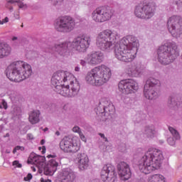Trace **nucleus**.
I'll return each instance as SVG.
<instances>
[{"instance_id": "obj_14", "label": "nucleus", "mask_w": 182, "mask_h": 182, "mask_svg": "<svg viewBox=\"0 0 182 182\" xmlns=\"http://www.w3.org/2000/svg\"><path fill=\"white\" fill-rule=\"evenodd\" d=\"M118 89L124 95H130L139 90V84L132 79L124 80L119 82Z\"/></svg>"}, {"instance_id": "obj_13", "label": "nucleus", "mask_w": 182, "mask_h": 182, "mask_svg": "<svg viewBox=\"0 0 182 182\" xmlns=\"http://www.w3.org/2000/svg\"><path fill=\"white\" fill-rule=\"evenodd\" d=\"M101 178L103 182H116L117 181V173L114 166L107 164L105 165L101 171Z\"/></svg>"}, {"instance_id": "obj_25", "label": "nucleus", "mask_w": 182, "mask_h": 182, "mask_svg": "<svg viewBox=\"0 0 182 182\" xmlns=\"http://www.w3.org/2000/svg\"><path fill=\"white\" fill-rule=\"evenodd\" d=\"M30 160L31 164H34V166H36L38 168L41 166H43V163L45 162V159L38 155H31L30 156Z\"/></svg>"}, {"instance_id": "obj_11", "label": "nucleus", "mask_w": 182, "mask_h": 182, "mask_svg": "<svg viewBox=\"0 0 182 182\" xmlns=\"http://www.w3.org/2000/svg\"><path fill=\"white\" fill-rule=\"evenodd\" d=\"M112 16L113 11L107 7L97 8L91 14L92 20L96 23H103V22L110 21Z\"/></svg>"}, {"instance_id": "obj_33", "label": "nucleus", "mask_w": 182, "mask_h": 182, "mask_svg": "<svg viewBox=\"0 0 182 182\" xmlns=\"http://www.w3.org/2000/svg\"><path fill=\"white\" fill-rule=\"evenodd\" d=\"M13 166H16V167H18V168H21L22 167V164H19V161H14Z\"/></svg>"}, {"instance_id": "obj_50", "label": "nucleus", "mask_w": 182, "mask_h": 182, "mask_svg": "<svg viewBox=\"0 0 182 182\" xmlns=\"http://www.w3.org/2000/svg\"><path fill=\"white\" fill-rule=\"evenodd\" d=\"M107 109V107H106V108L104 107V108H103V112H106V109Z\"/></svg>"}, {"instance_id": "obj_48", "label": "nucleus", "mask_w": 182, "mask_h": 182, "mask_svg": "<svg viewBox=\"0 0 182 182\" xmlns=\"http://www.w3.org/2000/svg\"><path fill=\"white\" fill-rule=\"evenodd\" d=\"M55 134H56V136H60V132H59V131H57L55 132Z\"/></svg>"}, {"instance_id": "obj_22", "label": "nucleus", "mask_w": 182, "mask_h": 182, "mask_svg": "<svg viewBox=\"0 0 182 182\" xmlns=\"http://www.w3.org/2000/svg\"><path fill=\"white\" fill-rule=\"evenodd\" d=\"M76 160L80 170H86L89 167V157L86 154H78Z\"/></svg>"}, {"instance_id": "obj_9", "label": "nucleus", "mask_w": 182, "mask_h": 182, "mask_svg": "<svg viewBox=\"0 0 182 182\" xmlns=\"http://www.w3.org/2000/svg\"><path fill=\"white\" fill-rule=\"evenodd\" d=\"M76 23L73 18L69 16H64L58 18L55 23L54 27L58 32H63V33H68L72 32L75 29Z\"/></svg>"}, {"instance_id": "obj_5", "label": "nucleus", "mask_w": 182, "mask_h": 182, "mask_svg": "<svg viewBox=\"0 0 182 182\" xmlns=\"http://www.w3.org/2000/svg\"><path fill=\"white\" fill-rule=\"evenodd\" d=\"M6 73L9 80L19 82L32 75V67L26 62L16 61L7 67Z\"/></svg>"}, {"instance_id": "obj_49", "label": "nucleus", "mask_w": 182, "mask_h": 182, "mask_svg": "<svg viewBox=\"0 0 182 182\" xmlns=\"http://www.w3.org/2000/svg\"><path fill=\"white\" fill-rule=\"evenodd\" d=\"M48 130H49V129L48 127H46L44 129H43V132H48Z\"/></svg>"}, {"instance_id": "obj_1", "label": "nucleus", "mask_w": 182, "mask_h": 182, "mask_svg": "<svg viewBox=\"0 0 182 182\" xmlns=\"http://www.w3.org/2000/svg\"><path fill=\"white\" fill-rule=\"evenodd\" d=\"M51 85L55 92L65 97H73L80 89V85L75 75L69 72L58 71L51 78Z\"/></svg>"}, {"instance_id": "obj_55", "label": "nucleus", "mask_w": 182, "mask_h": 182, "mask_svg": "<svg viewBox=\"0 0 182 182\" xmlns=\"http://www.w3.org/2000/svg\"><path fill=\"white\" fill-rule=\"evenodd\" d=\"M178 182H181V181H178Z\"/></svg>"}, {"instance_id": "obj_12", "label": "nucleus", "mask_w": 182, "mask_h": 182, "mask_svg": "<svg viewBox=\"0 0 182 182\" xmlns=\"http://www.w3.org/2000/svg\"><path fill=\"white\" fill-rule=\"evenodd\" d=\"M154 11H156L154 4L144 3L136 7L134 14L141 19H150L154 15Z\"/></svg>"}, {"instance_id": "obj_30", "label": "nucleus", "mask_w": 182, "mask_h": 182, "mask_svg": "<svg viewBox=\"0 0 182 182\" xmlns=\"http://www.w3.org/2000/svg\"><path fill=\"white\" fill-rule=\"evenodd\" d=\"M73 132H74V133H78V134H80V133H82V131L80 130V128L79 127H74L73 128Z\"/></svg>"}, {"instance_id": "obj_16", "label": "nucleus", "mask_w": 182, "mask_h": 182, "mask_svg": "<svg viewBox=\"0 0 182 182\" xmlns=\"http://www.w3.org/2000/svg\"><path fill=\"white\" fill-rule=\"evenodd\" d=\"M118 174L123 181L129 180L132 177V171H130V166L127 163L122 161L117 165Z\"/></svg>"}, {"instance_id": "obj_24", "label": "nucleus", "mask_w": 182, "mask_h": 182, "mask_svg": "<svg viewBox=\"0 0 182 182\" xmlns=\"http://www.w3.org/2000/svg\"><path fill=\"white\" fill-rule=\"evenodd\" d=\"M41 112L39 110L32 111L29 113L28 122L31 124H36L41 122Z\"/></svg>"}, {"instance_id": "obj_29", "label": "nucleus", "mask_w": 182, "mask_h": 182, "mask_svg": "<svg viewBox=\"0 0 182 182\" xmlns=\"http://www.w3.org/2000/svg\"><path fill=\"white\" fill-rule=\"evenodd\" d=\"M21 150V151H23L25 150V147L21 146H16L14 149H13V154H15L16 151Z\"/></svg>"}, {"instance_id": "obj_44", "label": "nucleus", "mask_w": 182, "mask_h": 182, "mask_svg": "<svg viewBox=\"0 0 182 182\" xmlns=\"http://www.w3.org/2000/svg\"><path fill=\"white\" fill-rule=\"evenodd\" d=\"M55 157H56V156L51 154L47 156V159H55Z\"/></svg>"}, {"instance_id": "obj_4", "label": "nucleus", "mask_w": 182, "mask_h": 182, "mask_svg": "<svg viewBox=\"0 0 182 182\" xmlns=\"http://www.w3.org/2000/svg\"><path fill=\"white\" fill-rule=\"evenodd\" d=\"M163 152L156 148H150L139 162V169L144 174H150L161 167Z\"/></svg>"}, {"instance_id": "obj_3", "label": "nucleus", "mask_w": 182, "mask_h": 182, "mask_svg": "<svg viewBox=\"0 0 182 182\" xmlns=\"http://www.w3.org/2000/svg\"><path fill=\"white\" fill-rule=\"evenodd\" d=\"M139 40L133 36L124 37L115 46V57L122 62H132L137 55Z\"/></svg>"}, {"instance_id": "obj_2", "label": "nucleus", "mask_w": 182, "mask_h": 182, "mask_svg": "<svg viewBox=\"0 0 182 182\" xmlns=\"http://www.w3.org/2000/svg\"><path fill=\"white\" fill-rule=\"evenodd\" d=\"M90 42V36H78L74 38L73 42L65 41L60 44H55L50 52H52L55 58L69 56L72 49H74L77 52H85L89 48Z\"/></svg>"}, {"instance_id": "obj_6", "label": "nucleus", "mask_w": 182, "mask_h": 182, "mask_svg": "<svg viewBox=\"0 0 182 182\" xmlns=\"http://www.w3.org/2000/svg\"><path fill=\"white\" fill-rule=\"evenodd\" d=\"M112 77V70L105 65H101L92 68L87 73L85 80L88 85L100 87L109 82Z\"/></svg>"}, {"instance_id": "obj_51", "label": "nucleus", "mask_w": 182, "mask_h": 182, "mask_svg": "<svg viewBox=\"0 0 182 182\" xmlns=\"http://www.w3.org/2000/svg\"><path fill=\"white\" fill-rule=\"evenodd\" d=\"M6 137H9V134H6Z\"/></svg>"}, {"instance_id": "obj_41", "label": "nucleus", "mask_w": 182, "mask_h": 182, "mask_svg": "<svg viewBox=\"0 0 182 182\" xmlns=\"http://www.w3.org/2000/svg\"><path fill=\"white\" fill-rule=\"evenodd\" d=\"M41 182H52V181L50 179H45L43 178H41Z\"/></svg>"}, {"instance_id": "obj_47", "label": "nucleus", "mask_w": 182, "mask_h": 182, "mask_svg": "<svg viewBox=\"0 0 182 182\" xmlns=\"http://www.w3.org/2000/svg\"><path fill=\"white\" fill-rule=\"evenodd\" d=\"M41 145L45 144V140H44V139H42V140L41 141Z\"/></svg>"}, {"instance_id": "obj_46", "label": "nucleus", "mask_w": 182, "mask_h": 182, "mask_svg": "<svg viewBox=\"0 0 182 182\" xmlns=\"http://www.w3.org/2000/svg\"><path fill=\"white\" fill-rule=\"evenodd\" d=\"M75 72H79V70H80V68H79V67H75Z\"/></svg>"}, {"instance_id": "obj_52", "label": "nucleus", "mask_w": 182, "mask_h": 182, "mask_svg": "<svg viewBox=\"0 0 182 182\" xmlns=\"http://www.w3.org/2000/svg\"><path fill=\"white\" fill-rule=\"evenodd\" d=\"M33 171H36V169L35 168H33Z\"/></svg>"}, {"instance_id": "obj_15", "label": "nucleus", "mask_w": 182, "mask_h": 182, "mask_svg": "<svg viewBox=\"0 0 182 182\" xmlns=\"http://www.w3.org/2000/svg\"><path fill=\"white\" fill-rule=\"evenodd\" d=\"M160 85V81L155 78H149L146 80V82L144 87V95L146 99L153 100L157 97V92L154 91V87Z\"/></svg>"}, {"instance_id": "obj_8", "label": "nucleus", "mask_w": 182, "mask_h": 182, "mask_svg": "<svg viewBox=\"0 0 182 182\" xmlns=\"http://www.w3.org/2000/svg\"><path fill=\"white\" fill-rule=\"evenodd\" d=\"M119 38V33L110 29H106L99 33L96 45L101 50L109 51L113 46V42Z\"/></svg>"}, {"instance_id": "obj_31", "label": "nucleus", "mask_w": 182, "mask_h": 182, "mask_svg": "<svg viewBox=\"0 0 182 182\" xmlns=\"http://www.w3.org/2000/svg\"><path fill=\"white\" fill-rule=\"evenodd\" d=\"M168 143L170 144V146H174V144H176V141H174L173 138H168Z\"/></svg>"}, {"instance_id": "obj_40", "label": "nucleus", "mask_w": 182, "mask_h": 182, "mask_svg": "<svg viewBox=\"0 0 182 182\" xmlns=\"http://www.w3.org/2000/svg\"><path fill=\"white\" fill-rule=\"evenodd\" d=\"M27 139H28V140H33V134H27Z\"/></svg>"}, {"instance_id": "obj_37", "label": "nucleus", "mask_w": 182, "mask_h": 182, "mask_svg": "<svg viewBox=\"0 0 182 182\" xmlns=\"http://www.w3.org/2000/svg\"><path fill=\"white\" fill-rule=\"evenodd\" d=\"M30 180H32V174L28 173L26 177H24V181H29Z\"/></svg>"}, {"instance_id": "obj_10", "label": "nucleus", "mask_w": 182, "mask_h": 182, "mask_svg": "<svg viewBox=\"0 0 182 182\" xmlns=\"http://www.w3.org/2000/svg\"><path fill=\"white\" fill-rule=\"evenodd\" d=\"M59 146L60 150L64 153L73 154L80 150V139L65 136L60 141Z\"/></svg>"}, {"instance_id": "obj_34", "label": "nucleus", "mask_w": 182, "mask_h": 182, "mask_svg": "<svg viewBox=\"0 0 182 182\" xmlns=\"http://www.w3.org/2000/svg\"><path fill=\"white\" fill-rule=\"evenodd\" d=\"M79 136L82 141H85L86 143V136H85V134H83V132H80Z\"/></svg>"}, {"instance_id": "obj_20", "label": "nucleus", "mask_w": 182, "mask_h": 182, "mask_svg": "<svg viewBox=\"0 0 182 182\" xmlns=\"http://www.w3.org/2000/svg\"><path fill=\"white\" fill-rule=\"evenodd\" d=\"M59 164L55 159H51L48 161V164L44 167L45 176H53L58 170Z\"/></svg>"}, {"instance_id": "obj_28", "label": "nucleus", "mask_w": 182, "mask_h": 182, "mask_svg": "<svg viewBox=\"0 0 182 182\" xmlns=\"http://www.w3.org/2000/svg\"><path fill=\"white\" fill-rule=\"evenodd\" d=\"M168 130L173 136L174 139H176V140H178V139H180V134H178V132H177V130L171 127H168Z\"/></svg>"}, {"instance_id": "obj_23", "label": "nucleus", "mask_w": 182, "mask_h": 182, "mask_svg": "<svg viewBox=\"0 0 182 182\" xmlns=\"http://www.w3.org/2000/svg\"><path fill=\"white\" fill-rule=\"evenodd\" d=\"M11 52H12V48L9 44L5 43H0V59L9 56Z\"/></svg>"}, {"instance_id": "obj_35", "label": "nucleus", "mask_w": 182, "mask_h": 182, "mask_svg": "<svg viewBox=\"0 0 182 182\" xmlns=\"http://www.w3.org/2000/svg\"><path fill=\"white\" fill-rule=\"evenodd\" d=\"M53 5H56L57 4H60V2H63V0H49Z\"/></svg>"}, {"instance_id": "obj_38", "label": "nucleus", "mask_w": 182, "mask_h": 182, "mask_svg": "<svg viewBox=\"0 0 182 182\" xmlns=\"http://www.w3.org/2000/svg\"><path fill=\"white\" fill-rule=\"evenodd\" d=\"M86 60V58H85ZM89 64V63H87V60H80V65H82V66H86V65Z\"/></svg>"}, {"instance_id": "obj_36", "label": "nucleus", "mask_w": 182, "mask_h": 182, "mask_svg": "<svg viewBox=\"0 0 182 182\" xmlns=\"http://www.w3.org/2000/svg\"><path fill=\"white\" fill-rule=\"evenodd\" d=\"M7 22H9V18H8V17H6L2 21L0 20V25H4V23H7Z\"/></svg>"}, {"instance_id": "obj_45", "label": "nucleus", "mask_w": 182, "mask_h": 182, "mask_svg": "<svg viewBox=\"0 0 182 182\" xmlns=\"http://www.w3.org/2000/svg\"><path fill=\"white\" fill-rule=\"evenodd\" d=\"M11 41H18V37L14 36V37L11 38Z\"/></svg>"}, {"instance_id": "obj_54", "label": "nucleus", "mask_w": 182, "mask_h": 182, "mask_svg": "<svg viewBox=\"0 0 182 182\" xmlns=\"http://www.w3.org/2000/svg\"><path fill=\"white\" fill-rule=\"evenodd\" d=\"M99 113H103V111L100 112Z\"/></svg>"}, {"instance_id": "obj_7", "label": "nucleus", "mask_w": 182, "mask_h": 182, "mask_svg": "<svg viewBox=\"0 0 182 182\" xmlns=\"http://www.w3.org/2000/svg\"><path fill=\"white\" fill-rule=\"evenodd\" d=\"M179 55L180 52L174 42H166L158 49V60L161 65H170Z\"/></svg>"}, {"instance_id": "obj_19", "label": "nucleus", "mask_w": 182, "mask_h": 182, "mask_svg": "<svg viewBox=\"0 0 182 182\" xmlns=\"http://www.w3.org/2000/svg\"><path fill=\"white\" fill-rule=\"evenodd\" d=\"M176 23H178V16H172L168 21V29L173 38H178V36H180V33H181L180 30H176Z\"/></svg>"}, {"instance_id": "obj_53", "label": "nucleus", "mask_w": 182, "mask_h": 182, "mask_svg": "<svg viewBox=\"0 0 182 182\" xmlns=\"http://www.w3.org/2000/svg\"><path fill=\"white\" fill-rule=\"evenodd\" d=\"M0 109H2V105H0Z\"/></svg>"}, {"instance_id": "obj_42", "label": "nucleus", "mask_w": 182, "mask_h": 182, "mask_svg": "<svg viewBox=\"0 0 182 182\" xmlns=\"http://www.w3.org/2000/svg\"><path fill=\"white\" fill-rule=\"evenodd\" d=\"M171 105H172V106H176L178 105V103H176V102H174V100L173 99L171 100Z\"/></svg>"}, {"instance_id": "obj_32", "label": "nucleus", "mask_w": 182, "mask_h": 182, "mask_svg": "<svg viewBox=\"0 0 182 182\" xmlns=\"http://www.w3.org/2000/svg\"><path fill=\"white\" fill-rule=\"evenodd\" d=\"M1 105L5 110L8 109V103L6 102V101H5V100H1Z\"/></svg>"}, {"instance_id": "obj_27", "label": "nucleus", "mask_w": 182, "mask_h": 182, "mask_svg": "<svg viewBox=\"0 0 182 182\" xmlns=\"http://www.w3.org/2000/svg\"><path fill=\"white\" fill-rule=\"evenodd\" d=\"M146 134H148L149 137H153L156 131H154V127H145Z\"/></svg>"}, {"instance_id": "obj_43", "label": "nucleus", "mask_w": 182, "mask_h": 182, "mask_svg": "<svg viewBox=\"0 0 182 182\" xmlns=\"http://www.w3.org/2000/svg\"><path fill=\"white\" fill-rule=\"evenodd\" d=\"M99 135L105 140V141H107V138L105 137V134L100 133Z\"/></svg>"}, {"instance_id": "obj_18", "label": "nucleus", "mask_w": 182, "mask_h": 182, "mask_svg": "<svg viewBox=\"0 0 182 182\" xmlns=\"http://www.w3.org/2000/svg\"><path fill=\"white\" fill-rule=\"evenodd\" d=\"M76 176L70 169H64L58 176L55 182H73Z\"/></svg>"}, {"instance_id": "obj_26", "label": "nucleus", "mask_w": 182, "mask_h": 182, "mask_svg": "<svg viewBox=\"0 0 182 182\" xmlns=\"http://www.w3.org/2000/svg\"><path fill=\"white\" fill-rule=\"evenodd\" d=\"M148 182H166L164 176L161 174H155L149 176Z\"/></svg>"}, {"instance_id": "obj_21", "label": "nucleus", "mask_w": 182, "mask_h": 182, "mask_svg": "<svg viewBox=\"0 0 182 182\" xmlns=\"http://www.w3.org/2000/svg\"><path fill=\"white\" fill-rule=\"evenodd\" d=\"M125 73L129 76V77H137L141 73V69L136 63L131 64L127 66L125 70Z\"/></svg>"}, {"instance_id": "obj_39", "label": "nucleus", "mask_w": 182, "mask_h": 182, "mask_svg": "<svg viewBox=\"0 0 182 182\" xmlns=\"http://www.w3.org/2000/svg\"><path fill=\"white\" fill-rule=\"evenodd\" d=\"M41 149H42L43 154H45V153H46V147L43 146L42 147L38 148V150H41Z\"/></svg>"}, {"instance_id": "obj_17", "label": "nucleus", "mask_w": 182, "mask_h": 182, "mask_svg": "<svg viewBox=\"0 0 182 182\" xmlns=\"http://www.w3.org/2000/svg\"><path fill=\"white\" fill-rule=\"evenodd\" d=\"M104 58L102 52L95 51L88 54L86 57V60L88 65H90V66H96L103 62Z\"/></svg>"}]
</instances>
